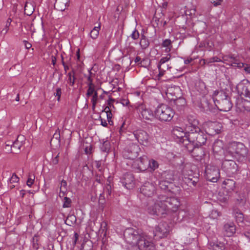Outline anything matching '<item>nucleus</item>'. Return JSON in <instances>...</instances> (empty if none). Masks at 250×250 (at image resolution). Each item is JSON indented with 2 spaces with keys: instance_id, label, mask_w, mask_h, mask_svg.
<instances>
[{
  "instance_id": "obj_1",
  "label": "nucleus",
  "mask_w": 250,
  "mask_h": 250,
  "mask_svg": "<svg viewBox=\"0 0 250 250\" xmlns=\"http://www.w3.org/2000/svg\"><path fill=\"white\" fill-rule=\"evenodd\" d=\"M180 206L178 198L160 194L148 201L146 210L151 215L163 216L170 212L177 211Z\"/></svg>"
},
{
  "instance_id": "obj_2",
  "label": "nucleus",
  "mask_w": 250,
  "mask_h": 250,
  "mask_svg": "<svg viewBox=\"0 0 250 250\" xmlns=\"http://www.w3.org/2000/svg\"><path fill=\"white\" fill-rule=\"evenodd\" d=\"M125 242L131 245L130 250H155V247L151 238L133 229H126L124 234Z\"/></svg>"
},
{
  "instance_id": "obj_3",
  "label": "nucleus",
  "mask_w": 250,
  "mask_h": 250,
  "mask_svg": "<svg viewBox=\"0 0 250 250\" xmlns=\"http://www.w3.org/2000/svg\"><path fill=\"white\" fill-rule=\"evenodd\" d=\"M197 121H194L193 124L186 125L185 130L188 132V142L193 146H196L192 151V155L197 157V160H200L204 153L202 149L198 147L204 145L207 140L206 135L201 131L198 126L196 125Z\"/></svg>"
},
{
  "instance_id": "obj_4",
  "label": "nucleus",
  "mask_w": 250,
  "mask_h": 250,
  "mask_svg": "<svg viewBox=\"0 0 250 250\" xmlns=\"http://www.w3.org/2000/svg\"><path fill=\"white\" fill-rule=\"evenodd\" d=\"M212 96L214 104L218 109L226 112L230 110L232 104L230 98L224 92L215 91Z\"/></svg>"
},
{
  "instance_id": "obj_5",
  "label": "nucleus",
  "mask_w": 250,
  "mask_h": 250,
  "mask_svg": "<svg viewBox=\"0 0 250 250\" xmlns=\"http://www.w3.org/2000/svg\"><path fill=\"white\" fill-rule=\"evenodd\" d=\"M155 117L163 122H168L173 118L174 112L169 106L165 104L159 105L155 110Z\"/></svg>"
},
{
  "instance_id": "obj_6",
  "label": "nucleus",
  "mask_w": 250,
  "mask_h": 250,
  "mask_svg": "<svg viewBox=\"0 0 250 250\" xmlns=\"http://www.w3.org/2000/svg\"><path fill=\"white\" fill-rule=\"evenodd\" d=\"M247 153V150L243 144L234 142L229 147L228 150L225 153V156L227 157L228 154H229L231 157H233L235 154H238L244 157Z\"/></svg>"
},
{
  "instance_id": "obj_7",
  "label": "nucleus",
  "mask_w": 250,
  "mask_h": 250,
  "mask_svg": "<svg viewBox=\"0 0 250 250\" xmlns=\"http://www.w3.org/2000/svg\"><path fill=\"white\" fill-rule=\"evenodd\" d=\"M205 173L207 179L212 182H216L220 176L219 168L210 165L206 167Z\"/></svg>"
},
{
  "instance_id": "obj_8",
  "label": "nucleus",
  "mask_w": 250,
  "mask_h": 250,
  "mask_svg": "<svg viewBox=\"0 0 250 250\" xmlns=\"http://www.w3.org/2000/svg\"><path fill=\"white\" fill-rule=\"evenodd\" d=\"M136 110L140 118L152 121L154 118L155 115L153 114V111L150 109L147 108L144 104H140L137 106Z\"/></svg>"
},
{
  "instance_id": "obj_9",
  "label": "nucleus",
  "mask_w": 250,
  "mask_h": 250,
  "mask_svg": "<svg viewBox=\"0 0 250 250\" xmlns=\"http://www.w3.org/2000/svg\"><path fill=\"white\" fill-rule=\"evenodd\" d=\"M238 94L247 101L250 102V83L241 82L236 86Z\"/></svg>"
},
{
  "instance_id": "obj_10",
  "label": "nucleus",
  "mask_w": 250,
  "mask_h": 250,
  "mask_svg": "<svg viewBox=\"0 0 250 250\" xmlns=\"http://www.w3.org/2000/svg\"><path fill=\"white\" fill-rule=\"evenodd\" d=\"M140 150L138 145L132 144L123 151V155L126 159L133 160L138 157Z\"/></svg>"
},
{
  "instance_id": "obj_11",
  "label": "nucleus",
  "mask_w": 250,
  "mask_h": 250,
  "mask_svg": "<svg viewBox=\"0 0 250 250\" xmlns=\"http://www.w3.org/2000/svg\"><path fill=\"white\" fill-rule=\"evenodd\" d=\"M186 132L184 131V129L180 127H175L172 130V133L174 136L179 139V141L184 144L185 145H188V132L186 130Z\"/></svg>"
},
{
  "instance_id": "obj_12",
  "label": "nucleus",
  "mask_w": 250,
  "mask_h": 250,
  "mask_svg": "<svg viewBox=\"0 0 250 250\" xmlns=\"http://www.w3.org/2000/svg\"><path fill=\"white\" fill-rule=\"evenodd\" d=\"M156 191V188L153 183L146 182L140 188V192L145 196L152 197Z\"/></svg>"
},
{
  "instance_id": "obj_13",
  "label": "nucleus",
  "mask_w": 250,
  "mask_h": 250,
  "mask_svg": "<svg viewBox=\"0 0 250 250\" xmlns=\"http://www.w3.org/2000/svg\"><path fill=\"white\" fill-rule=\"evenodd\" d=\"M222 168L228 174H231L236 171L237 166L234 161L226 159L222 163Z\"/></svg>"
},
{
  "instance_id": "obj_14",
  "label": "nucleus",
  "mask_w": 250,
  "mask_h": 250,
  "mask_svg": "<svg viewBox=\"0 0 250 250\" xmlns=\"http://www.w3.org/2000/svg\"><path fill=\"white\" fill-rule=\"evenodd\" d=\"M169 232V227L166 223H160L156 227L154 231L155 236L160 238L166 237Z\"/></svg>"
},
{
  "instance_id": "obj_15",
  "label": "nucleus",
  "mask_w": 250,
  "mask_h": 250,
  "mask_svg": "<svg viewBox=\"0 0 250 250\" xmlns=\"http://www.w3.org/2000/svg\"><path fill=\"white\" fill-rule=\"evenodd\" d=\"M134 135L138 142L143 145H146L148 143L149 136L145 131L138 130L134 132Z\"/></svg>"
},
{
  "instance_id": "obj_16",
  "label": "nucleus",
  "mask_w": 250,
  "mask_h": 250,
  "mask_svg": "<svg viewBox=\"0 0 250 250\" xmlns=\"http://www.w3.org/2000/svg\"><path fill=\"white\" fill-rule=\"evenodd\" d=\"M222 62L228 65L241 68L244 66V63L239 62L238 59L234 57L233 55L224 56L223 57Z\"/></svg>"
},
{
  "instance_id": "obj_17",
  "label": "nucleus",
  "mask_w": 250,
  "mask_h": 250,
  "mask_svg": "<svg viewBox=\"0 0 250 250\" xmlns=\"http://www.w3.org/2000/svg\"><path fill=\"white\" fill-rule=\"evenodd\" d=\"M222 128L221 125L216 122H209L208 127L206 129L207 133L210 135H214L220 133Z\"/></svg>"
},
{
  "instance_id": "obj_18",
  "label": "nucleus",
  "mask_w": 250,
  "mask_h": 250,
  "mask_svg": "<svg viewBox=\"0 0 250 250\" xmlns=\"http://www.w3.org/2000/svg\"><path fill=\"white\" fill-rule=\"evenodd\" d=\"M23 136H19L17 139L14 142H11L12 146L10 150H8V153H17L20 150L21 147L22 146V140Z\"/></svg>"
},
{
  "instance_id": "obj_19",
  "label": "nucleus",
  "mask_w": 250,
  "mask_h": 250,
  "mask_svg": "<svg viewBox=\"0 0 250 250\" xmlns=\"http://www.w3.org/2000/svg\"><path fill=\"white\" fill-rule=\"evenodd\" d=\"M122 183L127 189L132 188L134 185V177L132 174L130 173L125 174L122 181Z\"/></svg>"
},
{
  "instance_id": "obj_20",
  "label": "nucleus",
  "mask_w": 250,
  "mask_h": 250,
  "mask_svg": "<svg viewBox=\"0 0 250 250\" xmlns=\"http://www.w3.org/2000/svg\"><path fill=\"white\" fill-rule=\"evenodd\" d=\"M236 228L233 223H228L223 227L224 234L227 237L232 236L235 232Z\"/></svg>"
},
{
  "instance_id": "obj_21",
  "label": "nucleus",
  "mask_w": 250,
  "mask_h": 250,
  "mask_svg": "<svg viewBox=\"0 0 250 250\" xmlns=\"http://www.w3.org/2000/svg\"><path fill=\"white\" fill-rule=\"evenodd\" d=\"M137 162L138 168L141 170L144 171L148 167L149 160L146 156L141 157Z\"/></svg>"
},
{
  "instance_id": "obj_22",
  "label": "nucleus",
  "mask_w": 250,
  "mask_h": 250,
  "mask_svg": "<svg viewBox=\"0 0 250 250\" xmlns=\"http://www.w3.org/2000/svg\"><path fill=\"white\" fill-rule=\"evenodd\" d=\"M69 0H56L55 8L61 11H64L69 6Z\"/></svg>"
},
{
  "instance_id": "obj_23",
  "label": "nucleus",
  "mask_w": 250,
  "mask_h": 250,
  "mask_svg": "<svg viewBox=\"0 0 250 250\" xmlns=\"http://www.w3.org/2000/svg\"><path fill=\"white\" fill-rule=\"evenodd\" d=\"M208 249L209 250H224L225 246L224 244L221 242L211 241L209 242Z\"/></svg>"
},
{
  "instance_id": "obj_24",
  "label": "nucleus",
  "mask_w": 250,
  "mask_h": 250,
  "mask_svg": "<svg viewBox=\"0 0 250 250\" xmlns=\"http://www.w3.org/2000/svg\"><path fill=\"white\" fill-rule=\"evenodd\" d=\"M226 191L229 193L233 191L235 188V182L232 179H226L223 182Z\"/></svg>"
},
{
  "instance_id": "obj_25",
  "label": "nucleus",
  "mask_w": 250,
  "mask_h": 250,
  "mask_svg": "<svg viewBox=\"0 0 250 250\" xmlns=\"http://www.w3.org/2000/svg\"><path fill=\"white\" fill-rule=\"evenodd\" d=\"M67 191V182L65 180H62L61 181V185L60 187V193L59 196L62 198L64 197L66 192Z\"/></svg>"
},
{
  "instance_id": "obj_26",
  "label": "nucleus",
  "mask_w": 250,
  "mask_h": 250,
  "mask_svg": "<svg viewBox=\"0 0 250 250\" xmlns=\"http://www.w3.org/2000/svg\"><path fill=\"white\" fill-rule=\"evenodd\" d=\"M34 11V7L32 3L26 2L24 6V13L28 16L31 15Z\"/></svg>"
},
{
  "instance_id": "obj_27",
  "label": "nucleus",
  "mask_w": 250,
  "mask_h": 250,
  "mask_svg": "<svg viewBox=\"0 0 250 250\" xmlns=\"http://www.w3.org/2000/svg\"><path fill=\"white\" fill-rule=\"evenodd\" d=\"M223 146V142L221 140L216 141L213 145V150L216 153H218L220 151Z\"/></svg>"
},
{
  "instance_id": "obj_28",
  "label": "nucleus",
  "mask_w": 250,
  "mask_h": 250,
  "mask_svg": "<svg viewBox=\"0 0 250 250\" xmlns=\"http://www.w3.org/2000/svg\"><path fill=\"white\" fill-rule=\"evenodd\" d=\"M140 44L142 49H145L147 48L149 45V42L148 40L146 38L145 36L142 35L141 36V39L140 42Z\"/></svg>"
},
{
  "instance_id": "obj_29",
  "label": "nucleus",
  "mask_w": 250,
  "mask_h": 250,
  "mask_svg": "<svg viewBox=\"0 0 250 250\" xmlns=\"http://www.w3.org/2000/svg\"><path fill=\"white\" fill-rule=\"evenodd\" d=\"M100 29V23H99L98 26L94 27L90 33V36L93 39H96L98 37L99 30Z\"/></svg>"
},
{
  "instance_id": "obj_30",
  "label": "nucleus",
  "mask_w": 250,
  "mask_h": 250,
  "mask_svg": "<svg viewBox=\"0 0 250 250\" xmlns=\"http://www.w3.org/2000/svg\"><path fill=\"white\" fill-rule=\"evenodd\" d=\"M75 73L74 71L72 70L71 72L68 73V74L67 76L68 77V79L67 80V83L70 86H73L75 83L76 80Z\"/></svg>"
},
{
  "instance_id": "obj_31",
  "label": "nucleus",
  "mask_w": 250,
  "mask_h": 250,
  "mask_svg": "<svg viewBox=\"0 0 250 250\" xmlns=\"http://www.w3.org/2000/svg\"><path fill=\"white\" fill-rule=\"evenodd\" d=\"M229 198V195L228 194L224 195V193L219 192L217 196L218 200L222 203H226Z\"/></svg>"
},
{
  "instance_id": "obj_32",
  "label": "nucleus",
  "mask_w": 250,
  "mask_h": 250,
  "mask_svg": "<svg viewBox=\"0 0 250 250\" xmlns=\"http://www.w3.org/2000/svg\"><path fill=\"white\" fill-rule=\"evenodd\" d=\"M162 45L163 47H167L166 49V52H169L172 47L171 42L169 39H166L163 42Z\"/></svg>"
},
{
  "instance_id": "obj_33",
  "label": "nucleus",
  "mask_w": 250,
  "mask_h": 250,
  "mask_svg": "<svg viewBox=\"0 0 250 250\" xmlns=\"http://www.w3.org/2000/svg\"><path fill=\"white\" fill-rule=\"evenodd\" d=\"M234 216L238 224L242 223L244 222V215L242 212L238 211L235 212L234 213Z\"/></svg>"
},
{
  "instance_id": "obj_34",
  "label": "nucleus",
  "mask_w": 250,
  "mask_h": 250,
  "mask_svg": "<svg viewBox=\"0 0 250 250\" xmlns=\"http://www.w3.org/2000/svg\"><path fill=\"white\" fill-rule=\"evenodd\" d=\"M95 92H97V91L95 89V85H91V84L90 85H88V89L86 93L87 98L94 95Z\"/></svg>"
},
{
  "instance_id": "obj_35",
  "label": "nucleus",
  "mask_w": 250,
  "mask_h": 250,
  "mask_svg": "<svg viewBox=\"0 0 250 250\" xmlns=\"http://www.w3.org/2000/svg\"><path fill=\"white\" fill-rule=\"evenodd\" d=\"M76 221V218L74 215H69L66 220H65V223L67 225L71 226L73 224H74Z\"/></svg>"
},
{
  "instance_id": "obj_36",
  "label": "nucleus",
  "mask_w": 250,
  "mask_h": 250,
  "mask_svg": "<svg viewBox=\"0 0 250 250\" xmlns=\"http://www.w3.org/2000/svg\"><path fill=\"white\" fill-rule=\"evenodd\" d=\"M91 96L92 97L91 99V102L92 104V110H94L98 101V92H95L94 95Z\"/></svg>"
},
{
  "instance_id": "obj_37",
  "label": "nucleus",
  "mask_w": 250,
  "mask_h": 250,
  "mask_svg": "<svg viewBox=\"0 0 250 250\" xmlns=\"http://www.w3.org/2000/svg\"><path fill=\"white\" fill-rule=\"evenodd\" d=\"M213 46V43L208 40H206L204 42H201L199 45L200 47H205L208 50H210Z\"/></svg>"
},
{
  "instance_id": "obj_38",
  "label": "nucleus",
  "mask_w": 250,
  "mask_h": 250,
  "mask_svg": "<svg viewBox=\"0 0 250 250\" xmlns=\"http://www.w3.org/2000/svg\"><path fill=\"white\" fill-rule=\"evenodd\" d=\"M170 182L161 179L159 183V187L163 190H166Z\"/></svg>"
},
{
  "instance_id": "obj_39",
  "label": "nucleus",
  "mask_w": 250,
  "mask_h": 250,
  "mask_svg": "<svg viewBox=\"0 0 250 250\" xmlns=\"http://www.w3.org/2000/svg\"><path fill=\"white\" fill-rule=\"evenodd\" d=\"M170 58L171 56L170 54H167L166 57H162L160 59L158 66L163 67V64L168 62L170 59Z\"/></svg>"
},
{
  "instance_id": "obj_40",
  "label": "nucleus",
  "mask_w": 250,
  "mask_h": 250,
  "mask_svg": "<svg viewBox=\"0 0 250 250\" xmlns=\"http://www.w3.org/2000/svg\"><path fill=\"white\" fill-rule=\"evenodd\" d=\"M185 182L188 184V185H193L194 186H196V184L198 182V179L197 178H195L194 180L190 179L189 178H185Z\"/></svg>"
},
{
  "instance_id": "obj_41",
  "label": "nucleus",
  "mask_w": 250,
  "mask_h": 250,
  "mask_svg": "<svg viewBox=\"0 0 250 250\" xmlns=\"http://www.w3.org/2000/svg\"><path fill=\"white\" fill-rule=\"evenodd\" d=\"M158 167V164L157 161L154 160H149L148 167H150L152 170H154Z\"/></svg>"
},
{
  "instance_id": "obj_42",
  "label": "nucleus",
  "mask_w": 250,
  "mask_h": 250,
  "mask_svg": "<svg viewBox=\"0 0 250 250\" xmlns=\"http://www.w3.org/2000/svg\"><path fill=\"white\" fill-rule=\"evenodd\" d=\"M35 180V176L33 174H29L28 176V178L27 179L26 184L27 185L31 187V186L33 184Z\"/></svg>"
},
{
  "instance_id": "obj_43",
  "label": "nucleus",
  "mask_w": 250,
  "mask_h": 250,
  "mask_svg": "<svg viewBox=\"0 0 250 250\" xmlns=\"http://www.w3.org/2000/svg\"><path fill=\"white\" fill-rule=\"evenodd\" d=\"M19 178L15 173H13L9 180V184L17 183L19 182Z\"/></svg>"
},
{
  "instance_id": "obj_44",
  "label": "nucleus",
  "mask_w": 250,
  "mask_h": 250,
  "mask_svg": "<svg viewBox=\"0 0 250 250\" xmlns=\"http://www.w3.org/2000/svg\"><path fill=\"white\" fill-rule=\"evenodd\" d=\"M71 200L70 198L64 197V203L63 205V208H69L71 206Z\"/></svg>"
},
{
  "instance_id": "obj_45",
  "label": "nucleus",
  "mask_w": 250,
  "mask_h": 250,
  "mask_svg": "<svg viewBox=\"0 0 250 250\" xmlns=\"http://www.w3.org/2000/svg\"><path fill=\"white\" fill-rule=\"evenodd\" d=\"M221 61H222L218 57H213L212 58L208 59V64H209L213 62H220Z\"/></svg>"
},
{
  "instance_id": "obj_46",
  "label": "nucleus",
  "mask_w": 250,
  "mask_h": 250,
  "mask_svg": "<svg viewBox=\"0 0 250 250\" xmlns=\"http://www.w3.org/2000/svg\"><path fill=\"white\" fill-rule=\"evenodd\" d=\"M139 36L140 34L139 32L136 29H135L132 33L131 35V37L133 40H137L139 38Z\"/></svg>"
},
{
  "instance_id": "obj_47",
  "label": "nucleus",
  "mask_w": 250,
  "mask_h": 250,
  "mask_svg": "<svg viewBox=\"0 0 250 250\" xmlns=\"http://www.w3.org/2000/svg\"><path fill=\"white\" fill-rule=\"evenodd\" d=\"M61 94H62V89H61V88L60 87H58L56 89V92L54 93V95L55 96H57V97H58L57 98V100L58 101H59L60 100Z\"/></svg>"
},
{
  "instance_id": "obj_48",
  "label": "nucleus",
  "mask_w": 250,
  "mask_h": 250,
  "mask_svg": "<svg viewBox=\"0 0 250 250\" xmlns=\"http://www.w3.org/2000/svg\"><path fill=\"white\" fill-rule=\"evenodd\" d=\"M220 212L216 210H212L210 214L211 217L213 218H217L218 217L220 216Z\"/></svg>"
},
{
  "instance_id": "obj_49",
  "label": "nucleus",
  "mask_w": 250,
  "mask_h": 250,
  "mask_svg": "<svg viewBox=\"0 0 250 250\" xmlns=\"http://www.w3.org/2000/svg\"><path fill=\"white\" fill-rule=\"evenodd\" d=\"M9 28V27L5 26L4 28L0 31V35H2L3 36H5L6 34L8 32Z\"/></svg>"
},
{
  "instance_id": "obj_50",
  "label": "nucleus",
  "mask_w": 250,
  "mask_h": 250,
  "mask_svg": "<svg viewBox=\"0 0 250 250\" xmlns=\"http://www.w3.org/2000/svg\"><path fill=\"white\" fill-rule=\"evenodd\" d=\"M158 68L159 71V73L158 75L159 77H162L164 75L165 72H166V70L164 68H163L162 66H158Z\"/></svg>"
},
{
  "instance_id": "obj_51",
  "label": "nucleus",
  "mask_w": 250,
  "mask_h": 250,
  "mask_svg": "<svg viewBox=\"0 0 250 250\" xmlns=\"http://www.w3.org/2000/svg\"><path fill=\"white\" fill-rule=\"evenodd\" d=\"M223 0H210V2L215 6L221 5Z\"/></svg>"
},
{
  "instance_id": "obj_52",
  "label": "nucleus",
  "mask_w": 250,
  "mask_h": 250,
  "mask_svg": "<svg viewBox=\"0 0 250 250\" xmlns=\"http://www.w3.org/2000/svg\"><path fill=\"white\" fill-rule=\"evenodd\" d=\"M195 9H192L190 10H188L186 11V14L189 16H192V15H195Z\"/></svg>"
},
{
  "instance_id": "obj_53",
  "label": "nucleus",
  "mask_w": 250,
  "mask_h": 250,
  "mask_svg": "<svg viewBox=\"0 0 250 250\" xmlns=\"http://www.w3.org/2000/svg\"><path fill=\"white\" fill-rule=\"evenodd\" d=\"M199 85L202 87L200 92L205 94L206 93V86L205 83L203 82L200 83Z\"/></svg>"
},
{
  "instance_id": "obj_54",
  "label": "nucleus",
  "mask_w": 250,
  "mask_h": 250,
  "mask_svg": "<svg viewBox=\"0 0 250 250\" xmlns=\"http://www.w3.org/2000/svg\"><path fill=\"white\" fill-rule=\"evenodd\" d=\"M95 167L99 169L100 172L102 171V167L101 166V162L100 161L95 162Z\"/></svg>"
},
{
  "instance_id": "obj_55",
  "label": "nucleus",
  "mask_w": 250,
  "mask_h": 250,
  "mask_svg": "<svg viewBox=\"0 0 250 250\" xmlns=\"http://www.w3.org/2000/svg\"><path fill=\"white\" fill-rule=\"evenodd\" d=\"M99 202L101 204H104V196L103 194H100L99 196Z\"/></svg>"
},
{
  "instance_id": "obj_56",
  "label": "nucleus",
  "mask_w": 250,
  "mask_h": 250,
  "mask_svg": "<svg viewBox=\"0 0 250 250\" xmlns=\"http://www.w3.org/2000/svg\"><path fill=\"white\" fill-rule=\"evenodd\" d=\"M11 146H12L11 142L8 141L6 144L5 149L8 152V150L11 149Z\"/></svg>"
},
{
  "instance_id": "obj_57",
  "label": "nucleus",
  "mask_w": 250,
  "mask_h": 250,
  "mask_svg": "<svg viewBox=\"0 0 250 250\" xmlns=\"http://www.w3.org/2000/svg\"><path fill=\"white\" fill-rule=\"evenodd\" d=\"M59 153H58L57 156L53 159L52 160V164L53 165H57L59 162Z\"/></svg>"
},
{
  "instance_id": "obj_58",
  "label": "nucleus",
  "mask_w": 250,
  "mask_h": 250,
  "mask_svg": "<svg viewBox=\"0 0 250 250\" xmlns=\"http://www.w3.org/2000/svg\"><path fill=\"white\" fill-rule=\"evenodd\" d=\"M243 234L244 236L250 241V230L245 231Z\"/></svg>"
},
{
  "instance_id": "obj_59",
  "label": "nucleus",
  "mask_w": 250,
  "mask_h": 250,
  "mask_svg": "<svg viewBox=\"0 0 250 250\" xmlns=\"http://www.w3.org/2000/svg\"><path fill=\"white\" fill-rule=\"evenodd\" d=\"M79 238V235L77 232H75L74 233V240L73 242V245H75L77 243V240Z\"/></svg>"
},
{
  "instance_id": "obj_60",
  "label": "nucleus",
  "mask_w": 250,
  "mask_h": 250,
  "mask_svg": "<svg viewBox=\"0 0 250 250\" xmlns=\"http://www.w3.org/2000/svg\"><path fill=\"white\" fill-rule=\"evenodd\" d=\"M87 81H88V85H90V84H91V85H94V83H93V80L91 78V76H89L88 78H87Z\"/></svg>"
},
{
  "instance_id": "obj_61",
  "label": "nucleus",
  "mask_w": 250,
  "mask_h": 250,
  "mask_svg": "<svg viewBox=\"0 0 250 250\" xmlns=\"http://www.w3.org/2000/svg\"><path fill=\"white\" fill-rule=\"evenodd\" d=\"M200 63L202 66H204L206 64H208V59L201 60L200 61Z\"/></svg>"
},
{
  "instance_id": "obj_62",
  "label": "nucleus",
  "mask_w": 250,
  "mask_h": 250,
  "mask_svg": "<svg viewBox=\"0 0 250 250\" xmlns=\"http://www.w3.org/2000/svg\"><path fill=\"white\" fill-rule=\"evenodd\" d=\"M24 42L25 47L26 49H29L31 47L32 45L31 44V43H30L29 42H28L27 41H24Z\"/></svg>"
},
{
  "instance_id": "obj_63",
  "label": "nucleus",
  "mask_w": 250,
  "mask_h": 250,
  "mask_svg": "<svg viewBox=\"0 0 250 250\" xmlns=\"http://www.w3.org/2000/svg\"><path fill=\"white\" fill-rule=\"evenodd\" d=\"M129 102L128 100L126 99H122L121 101V103L123 105H127L129 104Z\"/></svg>"
},
{
  "instance_id": "obj_64",
  "label": "nucleus",
  "mask_w": 250,
  "mask_h": 250,
  "mask_svg": "<svg viewBox=\"0 0 250 250\" xmlns=\"http://www.w3.org/2000/svg\"><path fill=\"white\" fill-rule=\"evenodd\" d=\"M11 21H12V19L11 18H8L6 22L5 26L9 27V26L11 24Z\"/></svg>"
}]
</instances>
